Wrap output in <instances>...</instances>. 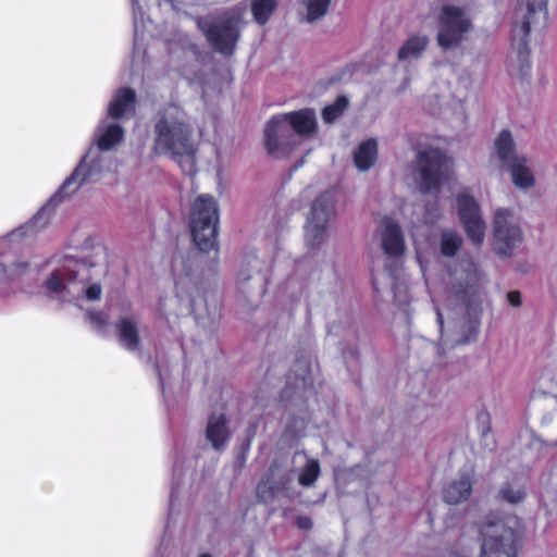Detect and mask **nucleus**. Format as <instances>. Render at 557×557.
<instances>
[{"mask_svg":"<svg viewBox=\"0 0 557 557\" xmlns=\"http://www.w3.org/2000/svg\"><path fill=\"white\" fill-rule=\"evenodd\" d=\"M520 521L516 516L490 513L478 525L481 557H516L517 532Z\"/></svg>","mask_w":557,"mask_h":557,"instance_id":"obj_7","label":"nucleus"},{"mask_svg":"<svg viewBox=\"0 0 557 557\" xmlns=\"http://www.w3.org/2000/svg\"><path fill=\"white\" fill-rule=\"evenodd\" d=\"M472 17L467 8L455 4H445L438 14V28L436 41L444 50L458 48L472 30Z\"/></svg>","mask_w":557,"mask_h":557,"instance_id":"obj_12","label":"nucleus"},{"mask_svg":"<svg viewBox=\"0 0 557 557\" xmlns=\"http://www.w3.org/2000/svg\"><path fill=\"white\" fill-rule=\"evenodd\" d=\"M377 141L369 138L354 151V164L360 172L369 171L377 160Z\"/></svg>","mask_w":557,"mask_h":557,"instance_id":"obj_26","label":"nucleus"},{"mask_svg":"<svg viewBox=\"0 0 557 557\" xmlns=\"http://www.w3.org/2000/svg\"><path fill=\"white\" fill-rule=\"evenodd\" d=\"M305 425L302 418H295L292 423H287L285 432L290 437H297L304 432Z\"/></svg>","mask_w":557,"mask_h":557,"instance_id":"obj_40","label":"nucleus"},{"mask_svg":"<svg viewBox=\"0 0 557 557\" xmlns=\"http://www.w3.org/2000/svg\"><path fill=\"white\" fill-rule=\"evenodd\" d=\"M498 495L500 499L507 503L518 504L523 500L525 493L521 487H517L512 484H507L500 488Z\"/></svg>","mask_w":557,"mask_h":557,"instance_id":"obj_38","label":"nucleus"},{"mask_svg":"<svg viewBox=\"0 0 557 557\" xmlns=\"http://www.w3.org/2000/svg\"><path fill=\"white\" fill-rule=\"evenodd\" d=\"M290 481H292L290 475H285L284 478H282V480L280 482H275L273 484H270L268 492L264 491L267 485H268V483L267 482H261L257 486V496L262 502H267L268 498H270V497H274V496H276L278 494H283L287 490V485L290 483Z\"/></svg>","mask_w":557,"mask_h":557,"instance_id":"obj_35","label":"nucleus"},{"mask_svg":"<svg viewBox=\"0 0 557 557\" xmlns=\"http://www.w3.org/2000/svg\"><path fill=\"white\" fill-rule=\"evenodd\" d=\"M317 131V114L313 109L305 108L274 115L264 131L265 149L274 158L287 157L304 138L312 137Z\"/></svg>","mask_w":557,"mask_h":557,"instance_id":"obj_5","label":"nucleus"},{"mask_svg":"<svg viewBox=\"0 0 557 557\" xmlns=\"http://www.w3.org/2000/svg\"><path fill=\"white\" fill-rule=\"evenodd\" d=\"M476 547V541L462 534L456 544V550L451 553L453 557H471Z\"/></svg>","mask_w":557,"mask_h":557,"instance_id":"obj_37","label":"nucleus"},{"mask_svg":"<svg viewBox=\"0 0 557 557\" xmlns=\"http://www.w3.org/2000/svg\"><path fill=\"white\" fill-rule=\"evenodd\" d=\"M136 94L132 88L123 87L116 90L108 107V115L112 120L126 117L134 113Z\"/></svg>","mask_w":557,"mask_h":557,"instance_id":"obj_21","label":"nucleus"},{"mask_svg":"<svg viewBox=\"0 0 557 557\" xmlns=\"http://www.w3.org/2000/svg\"><path fill=\"white\" fill-rule=\"evenodd\" d=\"M102 152L91 147L49 201L27 223L14 230L10 238L30 236L45 228L49 224L53 208L59 202L75 194L84 183L97 182L103 173L111 171L113 161Z\"/></svg>","mask_w":557,"mask_h":557,"instance_id":"obj_4","label":"nucleus"},{"mask_svg":"<svg viewBox=\"0 0 557 557\" xmlns=\"http://www.w3.org/2000/svg\"><path fill=\"white\" fill-rule=\"evenodd\" d=\"M88 319L91 325L99 332H103L109 325V315L103 311H89Z\"/></svg>","mask_w":557,"mask_h":557,"instance_id":"obj_39","label":"nucleus"},{"mask_svg":"<svg viewBox=\"0 0 557 557\" xmlns=\"http://www.w3.org/2000/svg\"><path fill=\"white\" fill-rule=\"evenodd\" d=\"M332 0H301L304 9L302 20L307 23H314L322 20L331 5Z\"/></svg>","mask_w":557,"mask_h":557,"instance_id":"obj_29","label":"nucleus"},{"mask_svg":"<svg viewBox=\"0 0 557 557\" xmlns=\"http://www.w3.org/2000/svg\"><path fill=\"white\" fill-rule=\"evenodd\" d=\"M481 274L471 260L448 268L443 298L434 299L443 349L475 341L480 327Z\"/></svg>","mask_w":557,"mask_h":557,"instance_id":"obj_1","label":"nucleus"},{"mask_svg":"<svg viewBox=\"0 0 557 557\" xmlns=\"http://www.w3.org/2000/svg\"><path fill=\"white\" fill-rule=\"evenodd\" d=\"M140 321L136 315L125 314L115 322L119 344L128 351H138L140 347Z\"/></svg>","mask_w":557,"mask_h":557,"instance_id":"obj_18","label":"nucleus"},{"mask_svg":"<svg viewBox=\"0 0 557 557\" xmlns=\"http://www.w3.org/2000/svg\"><path fill=\"white\" fill-rule=\"evenodd\" d=\"M457 209L467 236L474 245H481L485 237L486 225L479 203L472 196L462 193L457 197Z\"/></svg>","mask_w":557,"mask_h":557,"instance_id":"obj_16","label":"nucleus"},{"mask_svg":"<svg viewBox=\"0 0 557 557\" xmlns=\"http://www.w3.org/2000/svg\"><path fill=\"white\" fill-rule=\"evenodd\" d=\"M458 81L466 89H468L471 86L470 75L467 70L462 71V74L458 76Z\"/></svg>","mask_w":557,"mask_h":557,"instance_id":"obj_44","label":"nucleus"},{"mask_svg":"<svg viewBox=\"0 0 557 557\" xmlns=\"http://www.w3.org/2000/svg\"><path fill=\"white\" fill-rule=\"evenodd\" d=\"M106 116L98 125L94 141L100 151H108L119 145L124 137V129L117 121H111Z\"/></svg>","mask_w":557,"mask_h":557,"instance_id":"obj_19","label":"nucleus"},{"mask_svg":"<svg viewBox=\"0 0 557 557\" xmlns=\"http://www.w3.org/2000/svg\"><path fill=\"white\" fill-rule=\"evenodd\" d=\"M219 210L212 196L200 195L193 203L189 226L194 243L202 252L216 247Z\"/></svg>","mask_w":557,"mask_h":557,"instance_id":"obj_11","label":"nucleus"},{"mask_svg":"<svg viewBox=\"0 0 557 557\" xmlns=\"http://www.w3.org/2000/svg\"><path fill=\"white\" fill-rule=\"evenodd\" d=\"M153 150L159 154H169L185 174L196 172V146L193 139V126L187 113L176 104L159 110L153 123Z\"/></svg>","mask_w":557,"mask_h":557,"instance_id":"obj_3","label":"nucleus"},{"mask_svg":"<svg viewBox=\"0 0 557 557\" xmlns=\"http://www.w3.org/2000/svg\"><path fill=\"white\" fill-rule=\"evenodd\" d=\"M413 180L422 194L438 191L451 181V161L438 149L419 151L414 163Z\"/></svg>","mask_w":557,"mask_h":557,"instance_id":"obj_10","label":"nucleus"},{"mask_svg":"<svg viewBox=\"0 0 557 557\" xmlns=\"http://www.w3.org/2000/svg\"><path fill=\"white\" fill-rule=\"evenodd\" d=\"M302 456L306 463L299 472L298 482L304 487H310L321 473L320 462L317 459L308 458L306 455Z\"/></svg>","mask_w":557,"mask_h":557,"instance_id":"obj_34","label":"nucleus"},{"mask_svg":"<svg viewBox=\"0 0 557 557\" xmlns=\"http://www.w3.org/2000/svg\"><path fill=\"white\" fill-rule=\"evenodd\" d=\"M409 208L405 207L404 214L409 219L411 228H416L422 224L433 225L442 218V211L438 207L437 200L430 202L425 206L417 205L411 208V213H408Z\"/></svg>","mask_w":557,"mask_h":557,"instance_id":"obj_23","label":"nucleus"},{"mask_svg":"<svg viewBox=\"0 0 557 557\" xmlns=\"http://www.w3.org/2000/svg\"><path fill=\"white\" fill-rule=\"evenodd\" d=\"M245 9L246 5L236 7L216 16L198 20V27L216 52L225 55L233 53L240 36Z\"/></svg>","mask_w":557,"mask_h":557,"instance_id":"obj_9","label":"nucleus"},{"mask_svg":"<svg viewBox=\"0 0 557 557\" xmlns=\"http://www.w3.org/2000/svg\"><path fill=\"white\" fill-rule=\"evenodd\" d=\"M296 523H297V527L302 530H309L312 527V521L307 516H299L297 518Z\"/></svg>","mask_w":557,"mask_h":557,"instance_id":"obj_43","label":"nucleus"},{"mask_svg":"<svg viewBox=\"0 0 557 557\" xmlns=\"http://www.w3.org/2000/svg\"><path fill=\"white\" fill-rule=\"evenodd\" d=\"M51 272L42 284L44 294L52 300L79 306L102 297L107 274L106 248L87 237L75 255H64L51 262Z\"/></svg>","mask_w":557,"mask_h":557,"instance_id":"obj_2","label":"nucleus"},{"mask_svg":"<svg viewBox=\"0 0 557 557\" xmlns=\"http://www.w3.org/2000/svg\"><path fill=\"white\" fill-rule=\"evenodd\" d=\"M348 104H349V101H348L347 97L338 96L332 104L326 106L322 110L323 121L327 124L335 122L338 117H341L343 115V113L347 109Z\"/></svg>","mask_w":557,"mask_h":557,"instance_id":"obj_36","label":"nucleus"},{"mask_svg":"<svg viewBox=\"0 0 557 557\" xmlns=\"http://www.w3.org/2000/svg\"><path fill=\"white\" fill-rule=\"evenodd\" d=\"M479 430L482 436H486L491 432L490 414L482 411L478 414Z\"/></svg>","mask_w":557,"mask_h":557,"instance_id":"obj_41","label":"nucleus"},{"mask_svg":"<svg viewBox=\"0 0 557 557\" xmlns=\"http://www.w3.org/2000/svg\"><path fill=\"white\" fill-rule=\"evenodd\" d=\"M158 375H159L160 384L163 386V377L159 371H158Z\"/></svg>","mask_w":557,"mask_h":557,"instance_id":"obj_46","label":"nucleus"},{"mask_svg":"<svg viewBox=\"0 0 557 557\" xmlns=\"http://www.w3.org/2000/svg\"><path fill=\"white\" fill-rule=\"evenodd\" d=\"M312 385V362L301 357L296 360L293 370L287 375L284 396L290 397L293 392L305 391Z\"/></svg>","mask_w":557,"mask_h":557,"instance_id":"obj_20","label":"nucleus"},{"mask_svg":"<svg viewBox=\"0 0 557 557\" xmlns=\"http://www.w3.org/2000/svg\"><path fill=\"white\" fill-rule=\"evenodd\" d=\"M253 21L259 25L269 22L277 8V0H249Z\"/></svg>","mask_w":557,"mask_h":557,"instance_id":"obj_31","label":"nucleus"},{"mask_svg":"<svg viewBox=\"0 0 557 557\" xmlns=\"http://www.w3.org/2000/svg\"><path fill=\"white\" fill-rule=\"evenodd\" d=\"M333 329H334V326H331V327L329 329V333H332V332H333Z\"/></svg>","mask_w":557,"mask_h":557,"instance_id":"obj_48","label":"nucleus"},{"mask_svg":"<svg viewBox=\"0 0 557 557\" xmlns=\"http://www.w3.org/2000/svg\"><path fill=\"white\" fill-rule=\"evenodd\" d=\"M199 557H211V556L208 553H203Z\"/></svg>","mask_w":557,"mask_h":557,"instance_id":"obj_47","label":"nucleus"},{"mask_svg":"<svg viewBox=\"0 0 557 557\" xmlns=\"http://www.w3.org/2000/svg\"><path fill=\"white\" fill-rule=\"evenodd\" d=\"M438 67L442 74L456 72V69L453 65L441 64Z\"/></svg>","mask_w":557,"mask_h":557,"instance_id":"obj_45","label":"nucleus"},{"mask_svg":"<svg viewBox=\"0 0 557 557\" xmlns=\"http://www.w3.org/2000/svg\"><path fill=\"white\" fill-rule=\"evenodd\" d=\"M29 265L25 261L7 264L0 261V287L9 282L20 280L28 272Z\"/></svg>","mask_w":557,"mask_h":557,"instance_id":"obj_32","label":"nucleus"},{"mask_svg":"<svg viewBox=\"0 0 557 557\" xmlns=\"http://www.w3.org/2000/svg\"><path fill=\"white\" fill-rule=\"evenodd\" d=\"M455 101L460 104L461 98L451 91L449 84L434 82L422 98V106L431 114H437Z\"/></svg>","mask_w":557,"mask_h":557,"instance_id":"obj_17","label":"nucleus"},{"mask_svg":"<svg viewBox=\"0 0 557 557\" xmlns=\"http://www.w3.org/2000/svg\"><path fill=\"white\" fill-rule=\"evenodd\" d=\"M377 236L380 239V247L391 261V264L386 265L383 273L373 276V288L377 294L383 292V281L387 280L391 286V293L394 299L403 305L407 302V287L401 280V263L406 251V242L404 232L399 223L391 218L384 216L377 230Z\"/></svg>","mask_w":557,"mask_h":557,"instance_id":"obj_6","label":"nucleus"},{"mask_svg":"<svg viewBox=\"0 0 557 557\" xmlns=\"http://www.w3.org/2000/svg\"><path fill=\"white\" fill-rule=\"evenodd\" d=\"M472 492V481L469 474H460L458 479L449 482L443 491L444 500L448 504H458L467 500Z\"/></svg>","mask_w":557,"mask_h":557,"instance_id":"obj_25","label":"nucleus"},{"mask_svg":"<svg viewBox=\"0 0 557 557\" xmlns=\"http://www.w3.org/2000/svg\"><path fill=\"white\" fill-rule=\"evenodd\" d=\"M546 18L547 0H518L512 25V40L518 47V64L510 63V74L525 76L529 73L528 36L532 25L544 24Z\"/></svg>","mask_w":557,"mask_h":557,"instance_id":"obj_8","label":"nucleus"},{"mask_svg":"<svg viewBox=\"0 0 557 557\" xmlns=\"http://www.w3.org/2000/svg\"><path fill=\"white\" fill-rule=\"evenodd\" d=\"M462 244V237L455 231L444 230L441 233L440 250L445 257H454Z\"/></svg>","mask_w":557,"mask_h":557,"instance_id":"obj_33","label":"nucleus"},{"mask_svg":"<svg viewBox=\"0 0 557 557\" xmlns=\"http://www.w3.org/2000/svg\"><path fill=\"white\" fill-rule=\"evenodd\" d=\"M495 150L504 166H508L523 156L515 150V143L509 131H502L495 140Z\"/></svg>","mask_w":557,"mask_h":557,"instance_id":"obj_27","label":"nucleus"},{"mask_svg":"<svg viewBox=\"0 0 557 557\" xmlns=\"http://www.w3.org/2000/svg\"><path fill=\"white\" fill-rule=\"evenodd\" d=\"M521 239L522 233L515 214L508 209H497L493 220L495 251L502 256H509Z\"/></svg>","mask_w":557,"mask_h":557,"instance_id":"obj_14","label":"nucleus"},{"mask_svg":"<svg viewBox=\"0 0 557 557\" xmlns=\"http://www.w3.org/2000/svg\"><path fill=\"white\" fill-rule=\"evenodd\" d=\"M430 44V38L423 34H414L398 49L397 58L400 62H412L422 57Z\"/></svg>","mask_w":557,"mask_h":557,"instance_id":"obj_24","label":"nucleus"},{"mask_svg":"<svg viewBox=\"0 0 557 557\" xmlns=\"http://www.w3.org/2000/svg\"><path fill=\"white\" fill-rule=\"evenodd\" d=\"M231 433L227 426V419L223 413L212 414L209 418L206 438L215 450H222L225 448Z\"/></svg>","mask_w":557,"mask_h":557,"instance_id":"obj_22","label":"nucleus"},{"mask_svg":"<svg viewBox=\"0 0 557 557\" xmlns=\"http://www.w3.org/2000/svg\"><path fill=\"white\" fill-rule=\"evenodd\" d=\"M507 299L509 304L513 307H519L521 305V296L517 290H511L507 294Z\"/></svg>","mask_w":557,"mask_h":557,"instance_id":"obj_42","label":"nucleus"},{"mask_svg":"<svg viewBox=\"0 0 557 557\" xmlns=\"http://www.w3.org/2000/svg\"><path fill=\"white\" fill-rule=\"evenodd\" d=\"M259 265L260 261L257 257H250L248 259L246 267H243L237 274L238 288L244 290L246 283L250 280H253L257 283L260 292L262 290L265 277L259 273Z\"/></svg>","mask_w":557,"mask_h":557,"instance_id":"obj_28","label":"nucleus"},{"mask_svg":"<svg viewBox=\"0 0 557 557\" xmlns=\"http://www.w3.org/2000/svg\"><path fill=\"white\" fill-rule=\"evenodd\" d=\"M511 172L512 181L520 188H528L533 185L534 178L531 170L527 166L524 157L506 166Z\"/></svg>","mask_w":557,"mask_h":557,"instance_id":"obj_30","label":"nucleus"},{"mask_svg":"<svg viewBox=\"0 0 557 557\" xmlns=\"http://www.w3.org/2000/svg\"><path fill=\"white\" fill-rule=\"evenodd\" d=\"M193 262L189 255L186 260L183 257L176 258L173 264V273L177 298L186 302V309L189 312L199 314L198 305L202 301V295L197 281L193 277Z\"/></svg>","mask_w":557,"mask_h":557,"instance_id":"obj_15","label":"nucleus"},{"mask_svg":"<svg viewBox=\"0 0 557 557\" xmlns=\"http://www.w3.org/2000/svg\"><path fill=\"white\" fill-rule=\"evenodd\" d=\"M336 191L321 194L311 206L305 225V240L308 247L319 248L329 236V224L335 215Z\"/></svg>","mask_w":557,"mask_h":557,"instance_id":"obj_13","label":"nucleus"}]
</instances>
